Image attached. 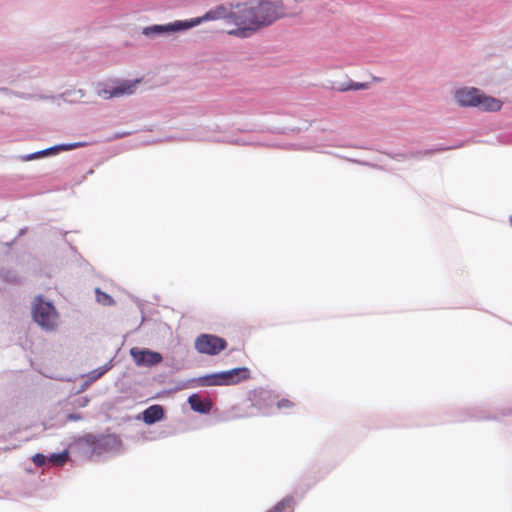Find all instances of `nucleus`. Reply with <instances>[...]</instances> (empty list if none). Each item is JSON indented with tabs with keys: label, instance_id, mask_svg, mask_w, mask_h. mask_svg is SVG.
I'll list each match as a JSON object with an SVG mask.
<instances>
[{
	"label": "nucleus",
	"instance_id": "nucleus-1",
	"mask_svg": "<svg viewBox=\"0 0 512 512\" xmlns=\"http://www.w3.org/2000/svg\"><path fill=\"white\" fill-rule=\"evenodd\" d=\"M285 15L281 0H259L256 4H237L236 6L219 5L208 11L202 17L189 21H176L168 25H155L144 30L145 34L151 32L180 31L200 24L203 21L225 20L227 24L235 26L227 30L230 35L248 37L262 27L272 24Z\"/></svg>",
	"mask_w": 512,
	"mask_h": 512
},
{
	"label": "nucleus",
	"instance_id": "nucleus-2",
	"mask_svg": "<svg viewBox=\"0 0 512 512\" xmlns=\"http://www.w3.org/2000/svg\"><path fill=\"white\" fill-rule=\"evenodd\" d=\"M454 96L457 103L463 107H479L487 112H497L502 108L501 100L487 96L474 87L459 88Z\"/></svg>",
	"mask_w": 512,
	"mask_h": 512
},
{
	"label": "nucleus",
	"instance_id": "nucleus-3",
	"mask_svg": "<svg viewBox=\"0 0 512 512\" xmlns=\"http://www.w3.org/2000/svg\"><path fill=\"white\" fill-rule=\"evenodd\" d=\"M249 378V370L247 368H234L228 371H222L199 377L197 385L207 386H229L235 385Z\"/></svg>",
	"mask_w": 512,
	"mask_h": 512
},
{
	"label": "nucleus",
	"instance_id": "nucleus-4",
	"mask_svg": "<svg viewBox=\"0 0 512 512\" xmlns=\"http://www.w3.org/2000/svg\"><path fill=\"white\" fill-rule=\"evenodd\" d=\"M35 322L45 330H54L57 327L58 313L50 302L37 297L32 309Z\"/></svg>",
	"mask_w": 512,
	"mask_h": 512
},
{
	"label": "nucleus",
	"instance_id": "nucleus-5",
	"mask_svg": "<svg viewBox=\"0 0 512 512\" xmlns=\"http://www.w3.org/2000/svg\"><path fill=\"white\" fill-rule=\"evenodd\" d=\"M226 347V340L216 335L201 334L195 340V349L201 354L217 355Z\"/></svg>",
	"mask_w": 512,
	"mask_h": 512
},
{
	"label": "nucleus",
	"instance_id": "nucleus-6",
	"mask_svg": "<svg viewBox=\"0 0 512 512\" xmlns=\"http://www.w3.org/2000/svg\"><path fill=\"white\" fill-rule=\"evenodd\" d=\"M132 356L137 366L151 367L162 362L163 357L159 352L151 351L149 349H139L133 347L130 349Z\"/></svg>",
	"mask_w": 512,
	"mask_h": 512
},
{
	"label": "nucleus",
	"instance_id": "nucleus-7",
	"mask_svg": "<svg viewBox=\"0 0 512 512\" xmlns=\"http://www.w3.org/2000/svg\"><path fill=\"white\" fill-rule=\"evenodd\" d=\"M140 79L130 81H122L112 90L103 89L99 91V95L105 99H110L113 97H121L123 95H131L136 90V85L140 83Z\"/></svg>",
	"mask_w": 512,
	"mask_h": 512
},
{
	"label": "nucleus",
	"instance_id": "nucleus-8",
	"mask_svg": "<svg viewBox=\"0 0 512 512\" xmlns=\"http://www.w3.org/2000/svg\"><path fill=\"white\" fill-rule=\"evenodd\" d=\"M164 417V410L160 405H152L143 412V420L146 424H153Z\"/></svg>",
	"mask_w": 512,
	"mask_h": 512
},
{
	"label": "nucleus",
	"instance_id": "nucleus-9",
	"mask_svg": "<svg viewBox=\"0 0 512 512\" xmlns=\"http://www.w3.org/2000/svg\"><path fill=\"white\" fill-rule=\"evenodd\" d=\"M83 441L92 447L93 452H100V450L107 444V437L105 436H94V435H86L83 438Z\"/></svg>",
	"mask_w": 512,
	"mask_h": 512
},
{
	"label": "nucleus",
	"instance_id": "nucleus-10",
	"mask_svg": "<svg viewBox=\"0 0 512 512\" xmlns=\"http://www.w3.org/2000/svg\"><path fill=\"white\" fill-rule=\"evenodd\" d=\"M192 410L200 413H207L210 410V403L203 402L198 395L193 394L188 398Z\"/></svg>",
	"mask_w": 512,
	"mask_h": 512
},
{
	"label": "nucleus",
	"instance_id": "nucleus-11",
	"mask_svg": "<svg viewBox=\"0 0 512 512\" xmlns=\"http://www.w3.org/2000/svg\"><path fill=\"white\" fill-rule=\"evenodd\" d=\"M47 459H48L49 462H51L55 466H63L68 461L69 454L65 450V451H63L61 453L52 454Z\"/></svg>",
	"mask_w": 512,
	"mask_h": 512
},
{
	"label": "nucleus",
	"instance_id": "nucleus-12",
	"mask_svg": "<svg viewBox=\"0 0 512 512\" xmlns=\"http://www.w3.org/2000/svg\"><path fill=\"white\" fill-rule=\"evenodd\" d=\"M96 298L97 301L104 305V306H110L115 303L114 299L107 293L101 291L100 289H96Z\"/></svg>",
	"mask_w": 512,
	"mask_h": 512
},
{
	"label": "nucleus",
	"instance_id": "nucleus-13",
	"mask_svg": "<svg viewBox=\"0 0 512 512\" xmlns=\"http://www.w3.org/2000/svg\"><path fill=\"white\" fill-rule=\"evenodd\" d=\"M290 501L287 499L281 500L277 504H275L273 507H271L266 512H284L287 507H289Z\"/></svg>",
	"mask_w": 512,
	"mask_h": 512
},
{
	"label": "nucleus",
	"instance_id": "nucleus-14",
	"mask_svg": "<svg viewBox=\"0 0 512 512\" xmlns=\"http://www.w3.org/2000/svg\"><path fill=\"white\" fill-rule=\"evenodd\" d=\"M294 407V403L289 399H281L277 402V408L281 409H292Z\"/></svg>",
	"mask_w": 512,
	"mask_h": 512
},
{
	"label": "nucleus",
	"instance_id": "nucleus-15",
	"mask_svg": "<svg viewBox=\"0 0 512 512\" xmlns=\"http://www.w3.org/2000/svg\"><path fill=\"white\" fill-rule=\"evenodd\" d=\"M46 460H47L46 456H45V455H43V454H41V453H37V454H35V455L33 456V458H32L33 463H34L36 466H38V467H40V466L44 465V464H45V462H46Z\"/></svg>",
	"mask_w": 512,
	"mask_h": 512
},
{
	"label": "nucleus",
	"instance_id": "nucleus-16",
	"mask_svg": "<svg viewBox=\"0 0 512 512\" xmlns=\"http://www.w3.org/2000/svg\"><path fill=\"white\" fill-rule=\"evenodd\" d=\"M48 151L49 150H44V151H41V152H38L36 154H33V155H30V156H27L25 159L26 160H31V159H34L38 156H44V155H47L48 154Z\"/></svg>",
	"mask_w": 512,
	"mask_h": 512
},
{
	"label": "nucleus",
	"instance_id": "nucleus-17",
	"mask_svg": "<svg viewBox=\"0 0 512 512\" xmlns=\"http://www.w3.org/2000/svg\"><path fill=\"white\" fill-rule=\"evenodd\" d=\"M108 367H104V368H101V370L99 371H93V373H96L95 376H93L94 379H97L99 377H101L103 374H105L107 371H108Z\"/></svg>",
	"mask_w": 512,
	"mask_h": 512
},
{
	"label": "nucleus",
	"instance_id": "nucleus-18",
	"mask_svg": "<svg viewBox=\"0 0 512 512\" xmlns=\"http://www.w3.org/2000/svg\"><path fill=\"white\" fill-rule=\"evenodd\" d=\"M80 419H81V416H80L79 414H74V413H72V414H69V415L67 416V420H68V421H78V420H80Z\"/></svg>",
	"mask_w": 512,
	"mask_h": 512
},
{
	"label": "nucleus",
	"instance_id": "nucleus-19",
	"mask_svg": "<svg viewBox=\"0 0 512 512\" xmlns=\"http://www.w3.org/2000/svg\"><path fill=\"white\" fill-rule=\"evenodd\" d=\"M363 88H365V85L364 84H358V83L349 86V89H354V90L363 89Z\"/></svg>",
	"mask_w": 512,
	"mask_h": 512
},
{
	"label": "nucleus",
	"instance_id": "nucleus-20",
	"mask_svg": "<svg viewBox=\"0 0 512 512\" xmlns=\"http://www.w3.org/2000/svg\"><path fill=\"white\" fill-rule=\"evenodd\" d=\"M78 145L77 144H73V145H69V146H61L60 148L61 149H73V148H76Z\"/></svg>",
	"mask_w": 512,
	"mask_h": 512
},
{
	"label": "nucleus",
	"instance_id": "nucleus-21",
	"mask_svg": "<svg viewBox=\"0 0 512 512\" xmlns=\"http://www.w3.org/2000/svg\"><path fill=\"white\" fill-rule=\"evenodd\" d=\"M510 222H511V224H512V217L510 218Z\"/></svg>",
	"mask_w": 512,
	"mask_h": 512
}]
</instances>
